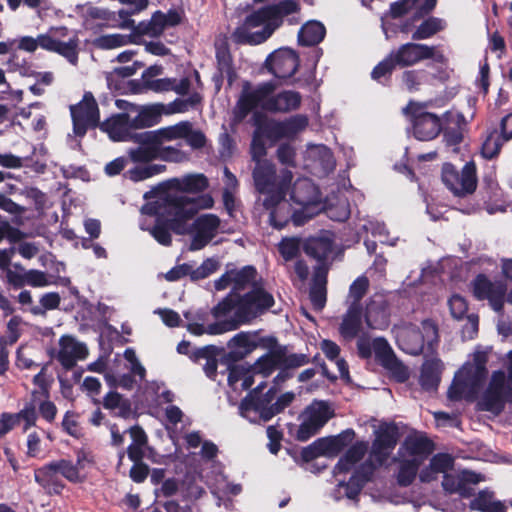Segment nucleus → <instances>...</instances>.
I'll use <instances>...</instances> for the list:
<instances>
[{"label":"nucleus","mask_w":512,"mask_h":512,"mask_svg":"<svg viewBox=\"0 0 512 512\" xmlns=\"http://www.w3.org/2000/svg\"><path fill=\"white\" fill-rule=\"evenodd\" d=\"M214 205V199L209 194L197 197L179 196L169 193L165 197H159L154 213L156 222L152 228H148L142 222V230H148L157 242L168 246L171 244L170 231L178 235L190 232L189 221L200 211L210 209Z\"/></svg>","instance_id":"f257e3e1"},{"label":"nucleus","mask_w":512,"mask_h":512,"mask_svg":"<svg viewBox=\"0 0 512 512\" xmlns=\"http://www.w3.org/2000/svg\"><path fill=\"white\" fill-rule=\"evenodd\" d=\"M273 305V296L261 291L248 294L240 299L228 295L212 309L213 316L218 319L216 323L205 327L203 324L190 322L187 325V330L197 336L204 333L223 334L237 329L242 324L250 323Z\"/></svg>","instance_id":"f03ea898"},{"label":"nucleus","mask_w":512,"mask_h":512,"mask_svg":"<svg viewBox=\"0 0 512 512\" xmlns=\"http://www.w3.org/2000/svg\"><path fill=\"white\" fill-rule=\"evenodd\" d=\"M299 11L295 0L269 4L250 13L231 35L237 44L257 45L265 42L283 23V18Z\"/></svg>","instance_id":"7ed1b4c3"},{"label":"nucleus","mask_w":512,"mask_h":512,"mask_svg":"<svg viewBox=\"0 0 512 512\" xmlns=\"http://www.w3.org/2000/svg\"><path fill=\"white\" fill-rule=\"evenodd\" d=\"M368 447L369 445L366 441L356 442L347 450L335 465L333 473L336 477L354 470V473L348 482L339 480V483L333 492V497L336 500H341L344 497L355 500L360 494L365 483L370 480L374 472V465L371 460H366L357 466V464L366 455Z\"/></svg>","instance_id":"20e7f679"},{"label":"nucleus","mask_w":512,"mask_h":512,"mask_svg":"<svg viewBox=\"0 0 512 512\" xmlns=\"http://www.w3.org/2000/svg\"><path fill=\"white\" fill-rule=\"evenodd\" d=\"M433 445L424 435H408L401 444L394 461L399 464L397 482L407 487L414 481L420 465L431 454Z\"/></svg>","instance_id":"39448f33"},{"label":"nucleus","mask_w":512,"mask_h":512,"mask_svg":"<svg viewBox=\"0 0 512 512\" xmlns=\"http://www.w3.org/2000/svg\"><path fill=\"white\" fill-rule=\"evenodd\" d=\"M263 387L264 383L262 382L242 400L239 406L240 414L251 422H255L257 419L263 421L270 420L273 416L289 406L294 399V394L287 392L282 394L275 403L270 405L275 397L276 390L271 388L263 397H259L258 394Z\"/></svg>","instance_id":"423d86ee"},{"label":"nucleus","mask_w":512,"mask_h":512,"mask_svg":"<svg viewBox=\"0 0 512 512\" xmlns=\"http://www.w3.org/2000/svg\"><path fill=\"white\" fill-rule=\"evenodd\" d=\"M487 375L486 360L477 354L472 363H466L456 374L448 390L451 400L473 398L482 386Z\"/></svg>","instance_id":"0eeeda50"},{"label":"nucleus","mask_w":512,"mask_h":512,"mask_svg":"<svg viewBox=\"0 0 512 512\" xmlns=\"http://www.w3.org/2000/svg\"><path fill=\"white\" fill-rule=\"evenodd\" d=\"M395 333L399 348L410 355H419L424 343L432 346L438 342V328L431 320H424L421 329L414 324L401 325Z\"/></svg>","instance_id":"6e6552de"},{"label":"nucleus","mask_w":512,"mask_h":512,"mask_svg":"<svg viewBox=\"0 0 512 512\" xmlns=\"http://www.w3.org/2000/svg\"><path fill=\"white\" fill-rule=\"evenodd\" d=\"M391 55L397 67L406 68L430 60L434 64L446 65L448 58L439 45L407 42L392 50Z\"/></svg>","instance_id":"1a4fd4ad"},{"label":"nucleus","mask_w":512,"mask_h":512,"mask_svg":"<svg viewBox=\"0 0 512 512\" xmlns=\"http://www.w3.org/2000/svg\"><path fill=\"white\" fill-rule=\"evenodd\" d=\"M217 291L227 288L232 289V295L236 299H240L248 294L256 291L264 292L271 295L261 286H259V277L257 270L253 266H244L241 269L227 270L219 279L214 282Z\"/></svg>","instance_id":"9d476101"},{"label":"nucleus","mask_w":512,"mask_h":512,"mask_svg":"<svg viewBox=\"0 0 512 512\" xmlns=\"http://www.w3.org/2000/svg\"><path fill=\"white\" fill-rule=\"evenodd\" d=\"M505 367L508 375L502 370L492 373L489 385L479 405L481 410L500 414L505 407L506 388H512V351L506 355Z\"/></svg>","instance_id":"9b49d317"},{"label":"nucleus","mask_w":512,"mask_h":512,"mask_svg":"<svg viewBox=\"0 0 512 512\" xmlns=\"http://www.w3.org/2000/svg\"><path fill=\"white\" fill-rule=\"evenodd\" d=\"M275 96V85L272 82L261 83L255 88L245 85L233 111L234 120L241 122L254 108L273 112Z\"/></svg>","instance_id":"f8f14e48"},{"label":"nucleus","mask_w":512,"mask_h":512,"mask_svg":"<svg viewBox=\"0 0 512 512\" xmlns=\"http://www.w3.org/2000/svg\"><path fill=\"white\" fill-rule=\"evenodd\" d=\"M41 48L64 57L70 64L78 63L79 38L75 31L65 26L51 27L40 34Z\"/></svg>","instance_id":"ddd939ff"},{"label":"nucleus","mask_w":512,"mask_h":512,"mask_svg":"<svg viewBox=\"0 0 512 512\" xmlns=\"http://www.w3.org/2000/svg\"><path fill=\"white\" fill-rule=\"evenodd\" d=\"M252 175L255 188L266 196L289 190L293 179L292 172L287 169H283L277 174L275 165L269 161L257 163Z\"/></svg>","instance_id":"4468645a"},{"label":"nucleus","mask_w":512,"mask_h":512,"mask_svg":"<svg viewBox=\"0 0 512 512\" xmlns=\"http://www.w3.org/2000/svg\"><path fill=\"white\" fill-rule=\"evenodd\" d=\"M304 363V357L296 355L287 356L281 349H274L260 357L252 366L254 375L260 374L263 377L270 376L276 369H282L275 377L276 384L284 382L291 375L284 368L298 367Z\"/></svg>","instance_id":"2eb2a0df"},{"label":"nucleus","mask_w":512,"mask_h":512,"mask_svg":"<svg viewBox=\"0 0 512 512\" xmlns=\"http://www.w3.org/2000/svg\"><path fill=\"white\" fill-rule=\"evenodd\" d=\"M266 196L263 200V207L269 213V223L276 229L283 228L290 220L296 226L303 225L308 219L303 215V211L295 209L292 212L291 204L286 199L287 192Z\"/></svg>","instance_id":"dca6fc26"},{"label":"nucleus","mask_w":512,"mask_h":512,"mask_svg":"<svg viewBox=\"0 0 512 512\" xmlns=\"http://www.w3.org/2000/svg\"><path fill=\"white\" fill-rule=\"evenodd\" d=\"M442 181L455 196L473 194L477 187L475 163L467 162L460 172L452 164L445 163L442 167Z\"/></svg>","instance_id":"f3484780"},{"label":"nucleus","mask_w":512,"mask_h":512,"mask_svg":"<svg viewBox=\"0 0 512 512\" xmlns=\"http://www.w3.org/2000/svg\"><path fill=\"white\" fill-rule=\"evenodd\" d=\"M404 113L410 115L414 136L421 141L436 138L442 130L441 118L426 111L424 104L410 102L404 108Z\"/></svg>","instance_id":"a211bd4d"},{"label":"nucleus","mask_w":512,"mask_h":512,"mask_svg":"<svg viewBox=\"0 0 512 512\" xmlns=\"http://www.w3.org/2000/svg\"><path fill=\"white\" fill-rule=\"evenodd\" d=\"M290 199L299 206L303 215L309 220L322 209L318 188L308 178H298L290 191Z\"/></svg>","instance_id":"6ab92c4d"},{"label":"nucleus","mask_w":512,"mask_h":512,"mask_svg":"<svg viewBox=\"0 0 512 512\" xmlns=\"http://www.w3.org/2000/svg\"><path fill=\"white\" fill-rule=\"evenodd\" d=\"M129 158L135 163H146L155 159L180 163L188 160V154L179 146L139 144L128 151Z\"/></svg>","instance_id":"aec40b11"},{"label":"nucleus","mask_w":512,"mask_h":512,"mask_svg":"<svg viewBox=\"0 0 512 512\" xmlns=\"http://www.w3.org/2000/svg\"><path fill=\"white\" fill-rule=\"evenodd\" d=\"M73 121V133L83 137L87 130L96 127L99 123V109L93 95L85 93L81 102L70 107Z\"/></svg>","instance_id":"412c9836"},{"label":"nucleus","mask_w":512,"mask_h":512,"mask_svg":"<svg viewBox=\"0 0 512 512\" xmlns=\"http://www.w3.org/2000/svg\"><path fill=\"white\" fill-rule=\"evenodd\" d=\"M446 27V20L435 16L415 20L414 17H408L397 24L398 31L405 35L411 34L413 41L430 39Z\"/></svg>","instance_id":"4be33fe9"},{"label":"nucleus","mask_w":512,"mask_h":512,"mask_svg":"<svg viewBox=\"0 0 512 512\" xmlns=\"http://www.w3.org/2000/svg\"><path fill=\"white\" fill-rule=\"evenodd\" d=\"M52 359L57 360L66 369H72L78 361L84 360L88 355L87 346L71 335L59 338L57 347L49 350Z\"/></svg>","instance_id":"5701e85b"},{"label":"nucleus","mask_w":512,"mask_h":512,"mask_svg":"<svg viewBox=\"0 0 512 512\" xmlns=\"http://www.w3.org/2000/svg\"><path fill=\"white\" fill-rule=\"evenodd\" d=\"M220 219L215 214H203L197 217L192 224V239L190 250L197 251L204 248L218 233Z\"/></svg>","instance_id":"b1692460"},{"label":"nucleus","mask_w":512,"mask_h":512,"mask_svg":"<svg viewBox=\"0 0 512 512\" xmlns=\"http://www.w3.org/2000/svg\"><path fill=\"white\" fill-rule=\"evenodd\" d=\"M209 186L207 177L204 174H188L180 178H172L160 185L162 195L165 197L169 193L184 196L180 193H200Z\"/></svg>","instance_id":"393cba45"},{"label":"nucleus","mask_w":512,"mask_h":512,"mask_svg":"<svg viewBox=\"0 0 512 512\" xmlns=\"http://www.w3.org/2000/svg\"><path fill=\"white\" fill-rule=\"evenodd\" d=\"M472 289L478 300L487 299L495 311L502 310L506 288L501 282H491L485 275H478L472 281Z\"/></svg>","instance_id":"a878e982"},{"label":"nucleus","mask_w":512,"mask_h":512,"mask_svg":"<svg viewBox=\"0 0 512 512\" xmlns=\"http://www.w3.org/2000/svg\"><path fill=\"white\" fill-rule=\"evenodd\" d=\"M76 454V462L73 463L69 459H60L54 461L56 468L65 479L69 482L78 484L83 483L86 479V476L83 474V471L91 466L94 462L93 456L91 453L79 449L75 452Z\"/></svg>","instance_id":"bb28decb"},{"label":"nucleus","mask_w":512,"mask_h":512,"mask_svg":"<svg viewBox=\"0 0 512 512\" xmlns=\"http://www.w3.org/2000/svg\"><path fill=\"white\" fill-rule=\"evenodd\" d=\"M373 354L377 361L389 370L398 381H405L408 378L407 368L396 358L390 345L384 338L373 340Z\"/></svg>","instance_id":"cd10ccee"},{"label":"nucleus","mask_w":512,"mask_h":512,"mask_svg":"<svg viewBox=\"0 0 512 512\" xmlns=\"http://www.w3.org/2000/svg\"><path fill=\"white\" fill-rule=\"evenodd\" d=\"M373 354L377 361L389 370L398 381H405L408 378L407 368L396 358L390 345L384 338L373 340Z\"/></svg>","instance_id":"c85d7f7f"},{"label":"nucleus","mask_w":512,"mask_h":512,"mask_svg":"<svg viewBox=\"0 0 512 512\" xmlns=\"http://www.w3.org/2000/svg\"><path fill=\"white\" fill-rule=\"evenodd\" d=\"M270 72L279 79L291 77L299 66L298 55L291 49H280L267 59Z\"/></svg>","instance_id":"c756f323"},{"label":"nucleus","mask_w":512,"mask_h":512,"mask_svg":"<svg viewBox=\"0 0 512 512\" xmlns=\"http://www.w3.org/2000/svg\"><path fill=\"white\" fill-rule=\"evenodd\" d=\"M437 0H398L390 5L389 16L400 19L411 15L415 19H422L436 7Z\"/></svg>","instance_id":"7c9ffc66"},{"label":"nucleus","mask_w":512,"mask_h":512,"mask_svg":"<svg viewBox=\"0 0 512 512\" xmlns=\"http://www.w3.org/2000/svg\"><path fill=\"white\" fill-rule=\"evenodd\" d=\"M398 436V429L393 424H383L378 428L372 444V455L379 463L389 457L397 444Z\"/></svg>","instance_id":"2f4dec72"},{"label":"nucleus","mask_w":512,"mask_h":512,"mask_svg":"<svg viewBox=\"0 0 512 512\" xmlns=\"http://www.w3.org/2000/svg\"><path fill=\"white\" fill-rule=\"evenodd\" d=\"M101 129L108 134L113 141H129L133 139L136 142V135L131 113H120L104 121Z\"/></svg>","instance_id":"473e14b6"},{"label":"nucleus","mask_w":512,"mask_h":512,"mask_svg":"<svg viewBox=\"0 0 512 512\" xmlns=\"http://www.w3.org/2000/svg\"><path fill=\"white\" fill-rule=\"evenodd\" d=\"M185 121H181L175 125L163 127L153 131L137 133L136 142L145 145H161L166 142L183 139Z\"/></svg>","instance_id":"72a5a7b5"},{"label":"nucleus","mask_w":512,"mask_h":512,"mask_svg":"<svg viewBox=\"0 0 512 512\" xmlns=\"http://www.w3.org/2000/svg\"><path fill=\"white\" fill-rule=\"evenodd\" d=\"M365 321L372 329H384L389 325V311L385 296L374 294L366 305Z\"/></svg>","instance_id":"f704fd0d"},{"label":"nucleus","mask_w":512,"mask_h":512,"mask_svg":"<svg viewBox=\"0 0 512 512\" xmlns=\"http://www.w3.org/2000/svg\"><path fill=\"white\" fill-rule=\"evenodd\" d=\"M481 480L480 475L471 471H462L459 474H445L442 487L450 494L457 493L462 497H469L471 495V488L468 484H477Z\"/></svg>","instance_id":"c9c22d12"},{"label":"nucleus","mask_w":512,"mask_h":512,"mask_svg":"<svg viewBox=\"0 0 512 512\" xmlns=\"http://www.w3.org/2000/svg\"><path fill=\"white\" fill-rule=\"evenodd\" d=\"M180 23V16L175 11L162 13L161 11L155 12L150 21L147 23L141 22L138 26V31L141 34H146L152 37L161 35L168 27L176 26Z\"/></svg>","instance_id":"e433bc0d"},{"label":"nucleus","mask_w":512,"mask_h":512,"mask_svg":"<svg viewBox=\"0 0 512 512\" xmlns=\"http://www.w3.org/2000/svg\"><path fill=\"white\" fill-rule=\"evenodd\" d=\"M59 471L54 461L35 469L34 479L49 495H59L65 485L58 477Z\"/></svg>","instance_id":"4c0bfd02"},{"label":"nucleus","mask_w":512,"mask_h":512,"mask_svg":"<svg viewBox=\"0 0 512 512\" xmlns=\"http://www.w3.org/2000/svg\"><path fill=\"white\" fill-rule=\"evenodd\" d=\"M327 274V266L317 265L314 268L309 296L314 309L318 311L324 308L327 300Z\"/></svg>","instance_id":"58836bf2"},{"label":"nucleus","mask_w":512,"mask_h":512,"mask_svg":"<svg viewBox=\"0 0 512 512\" xmlns=\"http://www.w3.org/2000/svg\"><path fill=\"white\" fill-rule=\"evenodd\" d=\"M353 437V430H346L337 436L316 440L314 448L318 449L322 456L333 457L339 454L353 440Z\"/></svg>","instance_id":"ea45409f"},{"label":"nucleus","mask_w":512,"mask_h":512,"mask_svg":"<svg viewBox=\"0 0 512 512\" xmlns=\"http://www.w3.org/2000/svg\"><path fill=\"white\" fill-rule=\"evenodd\" d=\"M362 311L361 307L349 306L347 312L343 315L339 327L340 335L347 341H351L359 336L362 331Z\"/></svg>","instance_id":"a19ab883"},{"label":"nucleus","mask_w":512,"mask_h":512,"mask_svg":"<svg viewBox=\"0 0 512 512\" xmlns=\"http://www.w3.org/2000/svg\"><path fill=\"white\" fill-rule=\"evenodd\" d=\"M228 385L234 391L249 389L254 383V372L252 366L245 364L233 365L228 368Z\"/></svg>","instance_id":"79ce46f5"},{"label":"nucleus","mask_w":512,"mask_h":512,"mask_svg":"<svg viewBox=\"0 0 512 512\" xmlns=\"http://www.w3.org/2000/svg\"><path fill=\"white\" fill-rule=\"evenodd\" d=\"M227 346L233 358L243 359L257 348L258 342L253 333L240 332L229 340Z\"/></svg>","instance_id":"37998d69"},{"label":"nucleus","mask_w":512,"mask_h":512,"mask_svg":"<svg viewBox=\"0 0 512 512\" xmlns=\"http://www.w3.org/2000/svg\"><path fill=\"white\" fill-rule=\"evenodd\" d=\"M131 119L135 130L152 127L161 119V109L157 105L137 107Z\"/></svg>","instance_id":"c03bdc74"},{"label":"nucleus","mask_w":512,"mask_h":512,"mask_svg":"<svg viewBox=\"0 0 512 512\" xmlns=\"http://www.w3.org/2000/svg\"><path fill=\"white\" fill-rule=\"evenodd\" d=\"M453 466V458L449 454L440 453L432 457L429 466L421 471L419 478L422 482L434 480L439 473L447 474Z\"/></svg>","instance_id":"a18cd8bd"},{"label":"nucleus","mask_w":512,"mask_h":512,"mask_svg":"<svg viewBox=\"0 0 512 512\" xmlns=\"http://www.w3.org/2000/svg\"><path fill=\"white\" fill-rule=\"evenodd\" d=\"M333 242L328 237H317L309 239L305 245V252L307 255L318 260V265H324L325 260L332 252Z\"/></svg>","instance_id":"49530a36"},{"label":"nucleus","mask_w":512,"mask_h":512,"mask_svg":"<svg viewBox=\"0 0 512 512\" xmlns=\"http://www.w3.org/2000/svg\"><path fill=\"white\" fill-rule=\"evenodd\" d=\"M442 362L439 359L427 360L421 369L420 384L425 390H435L440 382Z\"/></svg>","instance_id":"de8ad7c7"},{"label":"nucleus","mask_w":512,"mask_h":512,"mask_svg":"<svg viewBox=\"0 0 512 512\" xmlns=\"http://www.w3.org/2000/svg\"><path fill=\"white\" fill-rule=\"evenodd\" d=\"M300 93L292 90H285L276 93L274 99V113H288L298 109L301 105Z\"/></svg>","instance_id":"09e8293b"},{"label":"nucleus","mask_w":512,"mask_h":512,"mask_svg":"<svg viewBox=\"0 0 512 512\" xmlns=\"http://www.w3.org/2000/svg\"><path fill=\"white\" fill-rule=\"evenodd\" d=\"M333 413L329 405L324 401H314L309 405L303 417L318 427L322 428L326 422L332 417Z\"/></svg>","instance_id":"8fccbe9b"},{"label":"nucleus","mask_w":512,"mask_h":512,"mask_svg":"<svg viewBox=\"0 0 512 512\" xmlns=\"http://www.w3.org/2000/svg\"><path fill=\"white\" fill-rule=\"evenodd\" d=\"M325 27L318 21L307 22L299 31L298 39L300 44L305 46L316 45L323 40Z\"/></svg>","instance_id":"3c124183"},{"label":"nucleus","mask_w":512,"mask_h":512,"mask_svg":"<svg viewBox=\"0 0 512 512\" xmlns=\"http://www.w3.org/2000/svg\"><path fill=\"white\" fill-rule=\"evenodd\" d=\"M103 406L122 418H128L132 414L130 402L114 391L109 392L104 397Z\"/></svg>","instance_id":"603ef678"},{"label":"nucleus","mask_w":512,"mask_h":512,"mask_svg":"<svg viewBox=\"0 0 512 512\" xmlns=\"http://www.w3.org/2000/svg\"><path fill=\"white\" fill-rule=\"evenodd\" d=\"M46 436L49 441L52 438L44 430L33 431L28 434L27 437V454L30 457L44 458L48 451V445L43 441V437Z\"/></svg>","instance_id":"864d4df0"},{"label":"nucleus","mask_w":512,"mask_h":512,"mask_svg":"<svg viewBox=\"0 0 512 512\" xmlns=\"http://www.w3.org/2000/svg\"><path fill=\"white\" fill-rule=\"evenodd\" d=\"M135 43V37L125 34H107L94 40L95 47L103 50L117 49Z\"/></svg>","instance_id":"5fc2aeb1"},{"label":"nucleus","mask_w":512,"mask_h":512,"mask_svg":"<svg viewBox=\"0 0 512 512\" xmlns=\"http://www.w3.org/2000/svg\"><path fill=\"white\" fill-rule=\"evenodd\" d=\"M255 124L257 125V132L269 139L279 140L288 138L284 121L269 120L261 124L258 119H255Z\"/></svg>","instance_id":"6e6d98bb"},{"label":"nucleus","mask_w":512,"mask_h":512,"mask_svg":"<svg viewBox=\"0 0 512 512\" xmlns=\"http://www.w3.org/2000/svg\"><path fill=\"white\" fill-rule=\"evenodd\" d=\"M428 78L429 73L424 69L406 70L402 73V82L410 92L418 91Z\"/></svg>","instance_id":"4d7b16f0"},{"label":"nucleus","mask_w":512,"mask_h":512,"mask_svg":"<svg viewBox=\"0 0 512 512\" xmlns=\"http://www.w3.org/2000/svg\"><path fill=\"white\" fill-rule=\"evenodd\" d=\"M202 101L200 93L194 91L187 98H177L168 105L169 113H185L195 109Z\"/></svg>","instance_id":"13d9d810"},{"label":"nucleus","mask_w":512,"mask_h":512,"mask_svg":"<svg viewBox=\"0 0 512 512\" xmlns=\"http://www.w3.org/2000/svg\"><path fill=\"white\" fill-rule=\"evenodd\" d=\"M166 169L165 165L161 164H150L147 166H136L132 169H129L126 172V176L132 181L138 182L145 179H148L154 175L160 174L164 172Z\"/></svg>","instance_id":"bf43d9fd"},{"label":"nucleus","mask_w":512,"mask_h":512,"mask_svg":"<svg viewBox=\"0 0 512 512\" xmlns=\"http://www.w3.org/2000/svg\"><path fill=\"white\" fill-rule=\"evenodd\" d=\"M185 126V136H183V139L186 141V144L193 150L204 148L207 143V138L203 131L194 128V125L189 121H185Z\"/></svg>","instance_id":"052dcab7"},{"label":"nucleus","mask_w":512,"mask_h":512,"mask_svg":"<svg viewBox=\"0 0 512 512\" xmlns=\"http://www.w3.org/2000/svg\"><path fill=\"white\" fill-rule=\"evenodd\" d=\"M369 288V280L366 276H359L349 287L348 301L350 306L360 307V301Z\"/></svg>","instance_id":"680f3d73"},{"label":"nucleus","mask_w":512,"mask_h":512,"mask_svg":"<svg viewBox=\"0 0 512 512\" xmlns=\"http://www.w3.org/2000/svg\"><path fill=\"white\" fill-rule=\"evenodd\" d=\"M36 402L28 403L18 413H14L13 417L16 425L23 423V430L27 431L30 427L34 426L37 420Z\"/></svg>","instance_id":"e2e57ef3"},{"label":"nucleus","mask_w":512,"mask_h":512,"mask_svg":"<svg viewBox=\"0 0 512 512\" xmlns=\"http://www.w3.org/2000/svg\"><path fill=\"white\" fill-rule=\"evenodd\" d=\"M61 297L57 292H49L42 295L40 298V307L35 306L31 308V312L35 315L43 314L46 310H53L58 308Z\"/></svg>","instance_id":"0e129e2a"},{"label":"nucleus","mask_w":512,"mask_h":512,"mask_svg":"<svg viewBox=\"0 0 512 512\" xmlns=\"http://www.w3.org/2000/svg\"><path fill=\"white\" fill-rule=\"evenodd\" d=\"M281 256L286 261L297 257L300 252V240L298 238H284L278 245Z\"/></svg>","instance_id":"69168bd1"},{"label":"nucleus","mask_w":512,"mask_h":512,"mask_svg":"<svg viewBox=\"0 0 512 512\" xmlns=\"http://www.w3.org/2000/svg\"><path fill=\"white\" fill-rule=\"evenodd\" d=\"M33 383L38 387L37 390L32 392L34 402H37L38 398L49 397V381L45 373V367H42L40 372L34 376Z\"/></svg>","instance_id":"338daca9"},{"label":"nucleus","mask_w":512,"mask_h":512,"mask_svg":"<svg viewBox=\"0 0 512 512\" xmlns=\"http://www.w3.org/2000/svg\"><path fill=\"white\" fill-rule=\"evenodd\" d=\"M288 138L294 137L303 131L308 125V118L305 115H295L284 120Z\"/></svg>","instance_id":"774afa93"}]
</instances>
